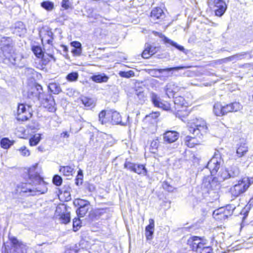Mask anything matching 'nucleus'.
I'll return each mask as SVG.
<instances>
[{
	"instance_id": "obj_1",
	"label": "nucleus",
	"mask_w": 253,
	"mask_h": 253,
	"mask_svg": "<svg viewBox=\"0 0 253 253\" xmlns=\"http://www.w3.org/2000/svg\"><path fill=\"white\" fill-rule=\"evenodd\" d=\"M189 131L194 134L195 137L187 136L185 138V144L188 147L192 148L197 145L201 144L202 136L207 131V124L202 118H196L190 120L187 124Z\"/></svg>"
},
{
	"instance_id": "obj_2",
	"label": "nucleus",
	"mask_w": 253,
	"mask_h": 253,
	"mask_svg": "<svg viewBox=\"0 0 253 253\" xmlns=\"http://www.w3.org/2000/svg\"><path fill=\"white\" fill-rule=\"evenodd\" d=\"M252 183L253 178H243L231 188V192L234 196L237 197L245 192Z\"/></svg>"
},
{
	"instance_id": "obj_3",
	"label": "nucleus",
	"mask_w": 253,
	"mask_h": 253,
	"mask_svg": "<svg viewBox=\"0 0 253 253\" xmlns=\"http://www.w3.org/2000/svg\"><path fill=\"white\" fill-rule=\"evenodd\" d=\"M32 117L31 109L29 106L20 104L17 107L16 118L18 121H25Z\"/></svg>"
},
{
	"instance_id": "obj_4",
	"label": "nucleus",
	"mask_w": 253,
	"mask_h": 253,
	"mask_svg": "<svg viewBox=\"0 0 253 253\" xmlns=\"http://www.w3.org/2000/svg\"><path fill=\"white\" fill-rule=\"evenodd\" d=\"M209 6L216 8L215 13L216 16H221L227 9V5L223 0H208Z\"/></svg>"
},
{
	"instance_id": "obj_5",
	"label": "nucleus",
	"mask_w": 253,
	"mask_h": 253,
	"mask_svg": "<svg viewBox=\"0 0 253 253\" xmlns=\"http://www.w3.org/2000/svg\"><path fill=\"white\" fill-rule=\"evenodd\" d=\"M9 240L12 245L10 253H25L26 245L24 244L13 236L9 237Z\"/></svg>"
},
{
	"instance_id": "obj_6",
	"label": "nucleus",
	"mask_w": 253,
	"mask_h": 253,
	"mask_svg": "<svg viewBox=\"0 0 253 253\" xmlns=\"http://www.w3.org/2000/svg\"><path fill=\"white\" fill-rule=\"evenodd\" d=\"M188 244L189 245L192 250L195 251L196 252H197L199 250H201V248H203V246L205 245V243H204L203 240L196 236L189 239L188 240Z\"/></svg>"
},
{
	"instance_id": "obj_7",
	"label": "nucleus",
	"mask_w": 253,
	"mask_h": 253,
	"mask_svg": "<svg viewBox=\"0 0 253 253\" xmlns=\"http://www.w3.org/2000/svg\"><path fill=\"white\" fill-rule=\"evenodd\" d=\"M66 207L64 205H59L56 207L55 214L57 215L60 216L61 222L64 224H67L70 221V215L69 212L62 213V211H64Z\"/></svg>"
},
{
	"instance_id": "obj_8",
	"label": "nucleus",
	"mask_w": 253,
	"mask_h": 253,
	"mask_svg": "<svg viewBox=\"0 0 253 253\" xmlns=\"http://www.w3.org/2000/svg\"><path fill=\"white\" fill-rule=\"evenodd\" d=\"M220 159L216 157H212L209 162L207 168L210 169L211 174H215L219 169Z\"/></svg>"
},
{
	"instance_id": "obj_9",
	"label": "nucleus",
	"mask_w": 253,
	"mask_h": 253,
	"mask_svg": "<svg viewBox=\"0 0 253 253\" xmlns=\"http://www.w3.org/2000/svg\"><path fill=\"white\" fill-rule=\"evenodd\" d=\"M38 164L32 166L28 170V174L29 178L31 179H33L34 183L36 184L40 183L42 181V179L41 177L38 170L37 169Z\"/></svg>"
},
{
	"instance_id": "obj_10",
	"label": "nucleus",
	"mask_w": 253,
	"mask_h": 253,
	"mask_svg": "<svg viewBox=\"0 0 253 253\" xmlns=\"http://www.w3.org/2000/svg\"><path fill=\"white\" fill-rule=\"evenodd\" d=\"M1 48L4 56L6 59L11 62L13 60H15L14 51L12 46L9 44H6L3 45Z\"/></svg>"
},
{
	"instance_id": "obj_11",
	"label": "nucleus",
	"mask_w": 253,
	"mask_h": 253,
	"mask_svg": "<svg viewBox=\"0 0 253 253\" xmlns=\"http://www.w3.org/2000/svg\"><path fill=\"white\" fill-rule=\"evenodd\" d=\"M178 133L174 131H168L164 134V141L171 143L175 142L178 138Z\"/></svg>"
},
{
	"instance_id": "obj_12",
	"label": "nucleus",
	"mask_w": 253,
	"mask_h": 253,
	"mask_svg": "<svg viewBox=\"0 0 253 253\" xmlns=\"http://www.w3.org/2000/svg\"><path fill=\"white\" fill-rule=\"evenodd\" d=\"M166 92L169 97H173L174 94L180 90V87L174 83H170L166 86Z\"/></svg>"
},
{
	"instance_id": "obj_13",
	"label": "nucleus",
	"mask_w": 253,
	"mask_h": 253,
	"mask_svg": "<svg viewBox=\"0 0 253 253\" xmlns=\"http://www.w3.org/2000/svg\"><path fill=\"white\" fill-rule=\"evenodd\" d=\"M157 48L149 44L145 45V47L142 53V56L144 58H149L152 55L157 52Z\"/></svg>"
},
{
	"instance_id": "obj_14",
	"label": "nucleus",
	"mask_w": 253,
	"mask_h": 253,
	"mask_svg": "<svg viewBox=\"0 0 253 253\" xmlns=\"http://www.w3.org/2000/svg\"><path fill=\"white\" fill-rule=\"evenodd\" d=\"M108 118H109L110 121L109 122L113 124H119L121 123V117L119 113L117 111L112 110L108 111L107 114Z\"/></svg>"
},
{
	"instance_id": "obj_15",
	"label": "nucleus",
	"mask_w": 253,
	"mask_h": 253,
	"mask_svg": "<svg viewBox=\"0 0 253 253\" xmlns=\"http://www.w3.org/2000/svg\"><path fill=\"white\" fill-rule=\"evenodd\" d=\"M149 222V225L145 228V236L147 240H151L154 232V220L153 219H150Z\"/></svg>"
},
{
	"instance_id": "obj_16",
	"label": "nucleus",
	"mask_w": 253,
	"mask_h": 253,
	"mask_svg": "<svg viewBox=\"0 0 253 253\" xmlns=\"http://www.w3.org/2000/svg\"><path fill=\"white\" fill-rule=\"evenodd\" d=\"M88 244L90 249L95 252H99L101 251L102 243L96 239H90L88 241Z\"/></svg>"
},
{
	"instance_id": "obj_17",
	"label": "nucleus",
	"mask_w": 253,
	"mask_h": 253,
	"mask_svg": "<svg viewBox=\"0 0 253 253\" xmlns=\"http://www.w3.org/2000/svg\"><path fill=\"white\" fill-rule=\"evenodd\" d=\"M191 67V66H178V67H172V68H166V69H164L152 70L151 71L150 73L151 74H152L153 76H157L156 73L158 72L159 73H161L164 71H172V70L177 71L178 70L189 68Z\"/></svg>"
},
{
	"instance_id": "obj_18",
	"label": "nucleus",
	"mask_w": 253,
	"mask_h": 253,
	"mask_svg": "<svg viewBox=\"0 0 253 253\" xmlns=\"http://www.w3.org/2000/svg\"><path fill=\"white\" fill-rule=\"evenodd\" d=\"M91 80L97 83H106L108 81L109 77L104 74L92 76L90 77Z\"/></svg>"
},
{
	"instance_id": "obj_19",
	"label": "nucleus",
	"mask_w": 253,
	"mask_h": 253,
	"mask_svg": "<svg viewBox=\"0 0 253 253\" xmlns=\"http://www.w3.org/2000/svg\"><path fill=\"white\" fill-rule=\"evenodd\" d=\"M213 216L216 220H223L226 219V215L224 214V209L222 208L215 210L213 212Z\"/></svg>"
},
{
	"instance_id": "obj_20",
	"label": "nucleus",
	"mask_w": 253,
	"mask_h": 253,
	"mask_svg": "<svg viewBox=\"0 0 253 253\" xmlns=\"http://www.w3.org/2000/svg\"><path fill=\"white\" fill-rule=\"evenodd\" d=\"M224 106L222 105L220 103H216L213 106V112L216 116H222L224 115L223 110Z\"/></svg>"
},
{
	"instance_id": "obj_21",
	"label": "nucleus",
	"mask_w": 253,
	"mask_h": 253,
	"mask_svg": "<svg viewBox=\"0 0 253 253\" xmlns=\"http://www.w3.org/2000/svg\"><path fill=\"white\" fill-rule=\"evenodd\" d=\"M163 10L160 7H156L152 10L151 13V17L154 20L158 19L163 14Z\"/></svg>"
},
{
	"instance_id": "obj_22",
	"label": "nucleus",
	"mask_w": 253,
	"mask_h": 253,
	"mask_svg": "<svg viewBox=\"0 0 253 253\" xmlns=\"http://www.w3.org/2000/svg\"><path fill=\"white\" fill-rule=\"evenodd\" d=\"M174 103L177 106V108L179 107H186L188 106V103L183 97L180 96L174 98Z\"/></svg>"
},
{
	"instance_id": "obj_23",
	"label": "nucleus",
	"mask_w": 253,
	"mask_h": 253,
	"mask_svg": "<svg viewBox=\"0 0 253 253\" xmlns=\"http://www.w3.org/2000/svg\"><path fill=\"white\" fill-rule=\"evenodd\" d=\"M151 100L154 104V105L158 107L162 108L164 107V103L161 102V99L160 98L154 93H152L151 94Z\"/></svg>"
},
{
	"instance_id": "obj_24",
	"label": "nucleus",
	"mask_w": 253,
	"mask_h": 253,
	"mask_svg": "<svg viewBox=\"0 0 253 253\" xmlns=\"http://www.w3.org/2000/svg\"><path fill=\"white\" fill-rule=\"evenodd\" d=\"M108 111H102L99 114V121L101 122L102 124H106L110 121L109 118H108L107 114Z\"/></svg>"
},
{
	"instance_id": "obj_25",
	"label": "nucleus",
	"mask_w": 253,
	"mask_h": 253,
	"mask_svg": "<svg viewBox=\"0 0 253 253\" xmlns=\"http://www.w3.org/2000/svg\"><path fill=\"white\" fill-rule=\"evenodd\" d=\"M73 169L69 166L61 167L60 171L63 175L67 176L72 175Z\"/></svg>"
},
{
	"instance_id": "obj_26",
	"label": "nucleus",
	"mask_w": 253,
	"mask_h": 253,
	"mask_svg": "<svg viewBox=\"0 0 253 253\" xmlns=\"http://www.w3.org/2000/svg\"><path fill=\"white\" fill-rule=\"evenodd\" d=\"M82 101L86 107L92 108L95 105L94 101L91 98L84 97L82 98Z\"/></svg>"
},
{
	"instance_id": "obj_27",
	"label": "nucleus",
	"mask_w": 253,
	"mask_h": 253,
	"mask_svg": "<svg viewBox=\"0 0 253 253\" xmlns=\"http://www.w3.org/2000/svg\"><path fill=\"white\" fill-rule=\"evenodd\" d=\"M48 87L50 91L54 94H58L61 91V88L59 85L56 83L49 84Z\"/></svg>"
},
{
	"instance_id": "obj_28",
	"label": "nucleus",
	"mask_w": 253,
	"mask_h": 253,
	"mask_svg": "<svg viewBox=\"0 0 253 253\" xmlns=\"http://www.w3.org/2000/svg\"><path fill=\"white\" fill-rule=\"evenodd\" d=\"M21 192L31 193L34 192V188L30 184L23 183L21 187Z\"/></svg>"
},
{
	"instance_id": "obj_29",
	"label": "nucleus",
	"mask_w": 253,
	"mask_h": 253,
	"mask_svg": "<svg viewBox=\"0 0 253 253\" xmlns=\"http://www.w3.org/2000/svg\"><path fill=\"white\" fill-rule=\"evenodd\" d=\"M164 41L165 42L169 43L171 45L175 47V48H176L179 50L182 51L183 52L184 51L185 48L183 46L178 45L177 43L174 42L170 39H168L167 37H164Z\"/></svg>"
},
{
	"instance_id": "obj_30",
	"label": "nucleus",
	"mask_w": 253,
	"mask_h": 253,
	"mask_svg": "<svg viewBox=\"0 0 253 253\" xmlns=\"http://www.w3.org/2000/svg\"><path fill=\"white\" fill-rule=\"evenodd\" d=\"M41 58H42V63L45 65L52 60H53V61H55V58L53 55L50 54L43 53Z\"/></svg>"
},
{
	"instance_id": "obj_31",
	"label": "nucleus",
	"mask_w": 253,
	"mask_h": 253,
	"mask_svg": "<svg viewBox=\"0 0 253 253\" xmlns=\"http://www.w3.org/2000/svg\"><path fill=\"white\" fill-rule=\"evenodd\" d=\"M41 139L40 134H36L34 135L29 141V143L31 146H35L38 144Z\"/></svg>"
},
{
	"instance_id": "obj_32",
	"label": "nucleus",
	"mask_w": 253,
	"mask_h": 253,
	"mask_svg": "<svg viewBox=\"0 0 253 253\" xmlns=\"http://www.w3.org/2000/svg\"><path fill=\"white\" fill-rule=\"evenodd\" d=\"M134 172L139 174H145L146 173V169L143 165L135 164Z\"/></svg>"
},
{
	"instance_id": "obj_33",
	"label": "nucleus",
	"mask_w": 253,
	"mask_h": 253,
	"mask_svg": "<svg viewBox=\"0 0 253 253\" xmlns=\"http://www.w3.org/2000/svg\"><path fill=\"white\" fill-rule=\"evenodd\" d=\"M78 77L79 74L77 72H72L66 76V79L69 82H75L77 81Z\"/></svg>"
},
{
	"instance_id": "obj_34",
	"label": "nucleus",
	"mask_w": 253,
	"mask_h": 253,
	"mask_svg": "<svg viewBox=\"0 0 253 253\" xmlns=\"http://www.w3.org/2000/svg\"><path fill=\"white\" fill-rule=\"evenodd\" d=\"M49 102V104L45 105V107L48 108L49 111L54 112L56 110L55 108V102L53 98H50L47 100Z\"/></svg>"
},
{
	"instance_id": "obj_35",
	"label": "nucleus",
	"mask_w": 253,
	"mask_h": 253,
	"mask_svg": "<svg viewBox=\"0 0 253 253\" xmlns=\"http://www.w3.org/2000/svg\"><path fill=\"white\" fill-rule=\"evenodd\" d=\"M74 204L75 206L80 207V208H83L88 204V202L80 199H76Z\"/></svg>"
},
{
	"instance_id": "obj_36",
	"label": "nucleus",
	"mask_w": 253,
	"mask_h": 253,
	"mask_svg": "<svg viewBox=\"0 0 253 253\" xmlns=\"http://www.w3.org/2000/svg\"><path fill=\"white\" fill-rule=\"evenodd\" d=\"M248 151V148L246 146H241L237 149L236 153L239 157L243 156Z\"/></svg>"
},
{
	"instance_id": "obj_37",
	"label": "nucleus",
	"mask_w": 253,
	"mask_h": 253,
	"mask_svg": "<svg viewBox=\"0 0 253 253\" xmlns=\"http://www.w3.org/2000/svg\"><path fill=\"white\" fill-rule=\"evenodd\" d=\"M32 50L35 55L38 58H41V57L43 54L42 51V49L40 46H33L32 48Z\"/></svg>"
},
{
	"instance_id": "obj_38",
	"label": "nucleus",
	"mask_w": 253,
	"mask_h": 253,
	"mask_svg": "<svg viewBox=\"0 0 253 253\" xmlns=\"http://www.w3.org/2000/svg\"><path fill=\"white\" fill-rule=\"evenodd\" d=\"M159 146V141L158 139H155L151 142L150 145V151L152 153H156Z\"/></svg>"
},
{
	"instance_id": "obj_39",
	"label": "nucleus",
	"mask_w": 253,
	"mask_h": 253,
	"mask_svg": "<svg viewBox=\"0 0 253 253\" xmlns=\"http://www.w3.org/2000/svg\"><path fill=\"white\" fill-rule=\"evenodd\" d=\"M42 6L47 10L50 11L53 9L54 4L52 2L46 1L41 3Z\"/></svg>"
},
{
	"instance_id": "obj_40",
	"label": "nucleus",
	"mask_w": 253,
	"mask_h": 253,
	"mask_svg": "<svg viewBox=\"0 0 253 253\" xmlns=\"http://www.w3.org/2000/svg\"><path fill=\"white\" fill-rule=\"evenodd\" d=\"M224 209V214L226 215V219L229 216L232 215L233 212L234 208L231 206H227L225 208H222Z\"/></svg>"
},
{
	"instance_id": "obj_41",
	"label": "nucleus",
	"mask_w": 253,
	"mask_h": 253,
	"mask_svg": "<svg viewBox=\"0 0 253 253\" xmlns=\"http://www.w3.org/2000/svg\"><path fill=\"white\" fill-rule=\"evenodd\" d=\"M232 110L233 112H237L242 109V106L240 103L237 102L229 103Z\"/></svg>"
},
{
	"instance_id": "obj_42",
	"label": "nucleus",
	"mask_w": 253,
	"mask_h": 253,
	"mask_svg": "<svg viewBox=\"0 0 253 253\" xmlns=\"http://www.w3.org/2000/svg\"><path fill=\"white\" fill-rule=\"evenodd\" d=\"M119 74L121 77L126 78H129L134 76V73L132 70L127 72L121 71L119 72Z\"/></svg>"
},
{
	"instance_id": "obj_43",
	"label": "nucleus",
	"mask_w": 253,
	"mask_h": 253,
	"mask_svg": "<svg viewBox=\"0 0 253 253\" xmlns=\"http://www.w3.org/2000/svg\"><path fill=\"white\" fill-rule=\"evenodd\" d=\"M12 144V142L7 138H3L0 141L1 146L4 149L8 148Z\"/></svg>"
},
{
	"instance_id": "obj_44",
	"label": "nucleus",
	"mask_w": 253,
	"mask_h": 253,
	"mask_svg": "<svg viewBox=\"0 0 253 253\" xmlns=\"http://www.w3.org/2000/svg\"><path fill=\"white\" fill-rule=\"evenodd\" d=\"M21 155L24 157L29 156L30 155V152L25 146L21 147L19 149Z\"/></svg>"
},
{
	"instance_id": "obj_45",
	"label": "nucleus",
	"mask_w": 253,
	"mask_h": 253,
	"mask_svg": "<svg viewBox=\"0 0 253 253\" xmlns=\"http://www.w3.org/2000/svg\"><path fill=\"white\" fill-rule=\"evenodd\" d=\"M81 221L79 219L75 218L73 220V226L75 231H77L81 226Z\"/></svg>"
},
{
	"instance_id": "obj_46",
	"label": "nucleus",
	"mask_w": 253,
	"mask_h": 253,
	"mask_svg": "<svg viewBox=\"0 0 253 253\" xmlns=\"http://www.w3.org/2000/svg\"><path fill=\"white\" fill-rule=\"evenodd\" d=\"M53 183L56 186H59L61 184L62 179L61 177L57 175H55L52 179Z\"/></svg>"
},
{
	"instance_id": "obj_47",
	"label": "nucleus",
	"mask_w": 253,
	"mask_h": 253,
	"mask_svg": "<svg viewBox=\"0 0 253 253\" xmlns=\"http://www.w3.org/2000/svg\"><path fill=\"white\" fill-rule=\"evenodd\" d=\"M232 169H233V171L230 170V172H228V176L229 177L235 176L238 175L239 173L238 169L236 167L232 168Z\"/></svg>"
},
{
	"instance_id": "obj_48",
	"label": "nucleus",
	"mask_w": 253,
	"mask_h": 253,
	"mask_svg": "<svg viewBox=\"0 0 253 253\" xmlns=\"http://www.w3.org/2000/svg\"><path fill=\"white\" fill-rule=\"evenodd\" d=\"M197 253H211V249L208 247H206L205 245L203 248H201V250H199Z\"/></svg>"
},
{
	"instance_id": "obj_49",
	"label": "nucleus",
	"mask_w": 253,
	"mask_h": 253,
	"mask_svg": "<svg viewBox=\"0 0 253 253\" xmlns=\"http://www.w3.org/2000/svg\"><path fill=\"white\" fill-rule=\"evenodd\" d=\"M135 166V164L130 163V162L126 163L125 164V167L126 168L131 171H134V170Z\"/></svg>"
},
{
	"instance_id": "obj_50",
	"label": "nucleus",
	"mask_w": 253,
	"mask_h": 253,
	"mask_svg": "<svg viewBox=\"0 0 253 253\" xmlns=\"http://www.w3.org/2000/svg\"><path fill=\"white\" fill-rule=\"evenodd\" d=\"M223 110L224 115H225L228 113L233 112L231 107L229 104L224 105Z\"/></svg>"
},
{
	"instance_id": "obj_51",
	"label": "nucleus",
	"mask_w": 253,
	"mask_h": 253,
	"mask_svg": "<svg viewBox=\"0 0 253 253\" xmlns=\"http://www.w3.org/2000/svg\"><path fill=\"white\" fill-rule=\"evenodd\" d=\"M72 53L75 56H80L82 52V48H74L72 50Z\"/></svg>"
},
{
	"instance_id": "obj_52",
	"label": "nucleus",
	"mask_w": 253,
	"mask_h": 253,
	"mask_svg": "<svg viewBox=\"0 0 253 253\" xmlns=\"http://www.w3.org/2000/svg\"><path fill=\"white\" fill-rule=\"evenodd\" d=\"M69 0H62L61 2L62 7L65 9H67L69 7Z\"/></svg>"
},
{
	"instance_id": "obj_53",
	"label": "nucleus",
	"mask_w": 253,
	"mask_h": 253,
	"mask_svg": "<svg viewBox=\"0 0 253 253\" xmlns=\"http://www.w3.org/2000/svg\"><path fill=\"white\" fill-rule=\"evenodd\" d=\"M159 115H160V114L158 112H155L152 113L151 114H150L149 115H147L146 116V118H153V119H155L158 117Z\"/></svg>"
},
{
	"instance_id": "obj_54",
	"label": "nucleus",
	"mask_w": 253,
	"mask_h": 253,
	"mask_svg": "<svg viewBox=\"0 0 253 253\" xmlns=\"http://www.w3.org/2000/svg\"><path fill=\"white\" fill-rule=\"evenodd\" d=\"M71 45L75 48H82V44L79 42H73L71 43Z\"/></svg>"
},
{
	"instance_id": "obj_55",
	"label": "nucleus",
	"mask_w": 253,
	"mask_h": 253,
	"mask_svg": "<svg viewBox=\"0 0 253 253\" xmlns=\"http://www.w3.org/2000/svg\"><path fill=\"white\" fill-rule=\"evenodd\" d=\"M83 175L81 174H78L77 178H76V184L79 185V184H81L82 183Z\"/></svg>"
},
{
	"instance_id": "obj_56",
	"label": "nucleus",
	"mask_w": 253,
	"mask_h": 253,
	"mask_svg": "<svg viewBox=\"0 0 253 253\" xmlns=\"http://www.w3.org/2000/svg\"><path fill=\"white\" fill-rule=\"evenodd\" d=\"M70 134L67 131H64L60 134V136L63 138H67L69 137Z\"/></svg>"
},
{
	"instance_id": "obj_57",
	"label": "nucleus",
	"mask_w": 253,
	"mask_h": 253,
	"mask_svg": "<svg viewBox=\"0 0 253 253\" xmlns=\"http://www.w3.org/2000/svg\"><path fill=\"white\" fill-rule=\"evenodd\" d=\"M164 110H168L169 109V106L168 104H164V107L162 108Z\"/></svg>"
},
{
	"instance_id": "obj_58",
	"label": "nucleus",
	"mask_w": 253,
	"mask_h": 253,
	"mask_svg": "<svg viewBox=\"0 0 253 253\" xmlns=\"http://www.w3.org/2000/svg\"><path fill=\"white\" fill-rule=\"evenodd\" d=\"M31 95H33L34 93H35V91L37 89V87L36 86H32L31 87Z\"/></svg>"
},
{
	"instance_id": "obj_59",
	"label": "nucleus",
	"mask_w": 253,
	"mask_h": 253,
	"mask_svg": "<svg viewBox=\"0 0 253 253\" xmlns=\"http://www.w3.org/2000/svg\"><path fill=\"white\" fill-rule=\"evenodd\" d=\"M249 204H250V205H251L252 204H253V197H252L249 201Z\"/></svg>"
},
{
	"instance_id": "obj_60",
	"label": "nucleus",
	"mask_w": 253,
	"mask_h": 253,
	"mask_svg": "<svg viewBox=\"0 0 253 253\" xmlns=\"http://www.w3.org/2000/svg\"><path fill=\"white\" fill-rule=\"evenodd\" d=\"M78 174H81L82 175H83V171L81 169H80L79 171H78Z\"/></svg>"
},
{
	"instance_id": "obj_61",
	"label": "nucleus",
	"mask_w": 253,
	"mask_h": 253,
	"mask_svg": "<svg viewBox=\"0 0 253 253\" xmlns=\"http://www.w3.org/2000/svg\"><path fill=\"white\" fill-rule=\"evenodd\" d=\"M63 47H64V49H63V50H64V51L67 52V50H68V48H67V46H64Z\"/></svg>"
},
{
	"instance_id": "obj_62",
	"label": "nucleus",
	"mask_w": 253,
	"mask_h": 253,
	"mask_svg": "<svg viewBox=\"0 0 253 253\" xmlns=\"http://www.w3.org/2000/svg\"><path fill=\"white\" fill-rule=\"evenodd\" d=\"M38 149H39V150H40V151H42V150H41V148L40 147H38Z\"/></svg>"
},
{
	"instance_id": "obj_63",
	"label": "nucleus",
	"mask_w": 253,
	"mask_h": 253,
	"mask_svg": "<svg viewBox=\"0 0 253 253\" xmlns=\"http://www.w3.org/2000/svg\"><path fill=\"white\" fill-rule=\"evenodd\" d=\"M94 189H95L94 187L93 186H92V190H94Z\"/></svg>"
},
{
	"instance_id": "obj_64",
	"label": "nucleus",
	"mask_w": 253,
	"mask_h": 253,
	"mask_svg": "<svg viewBox=\"0 0 253 253\" xmlns=\"http://www.w3.org/2000/svg\"><path fill=\"white\" fill-rule=\"evenodd\" d=\"M223 178H227V176H224L223 177Z\"/></svg>"
}]
</instances>
